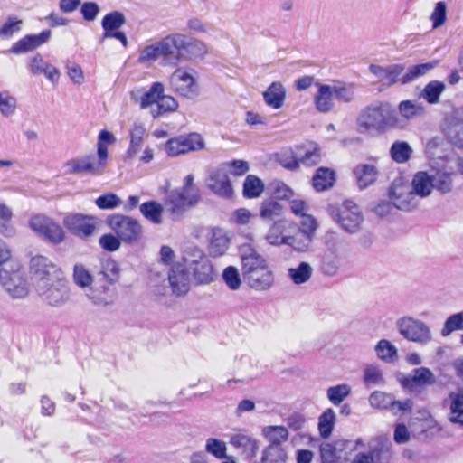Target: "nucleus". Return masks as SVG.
Returning <instances> with one entry per match:
<instances>
[{
    "label": "nucleus",
    "instance_id": "774afa93",
    "mask_svg": "<svg viewBox=\"0 0 463 463\" xmlns=\"http://www.w3.org/2000/svg\"><path fill=\"white\" fill-rule=\"evenodd\" d=\"M16 109V99L7 92H0V112L5 117H10L14 114Z\"/></svg>",
    "mask_w": 463,
    "mask_h": 463
},
{
    "label": "nucleus",
    "instance_id": "dca6fc26",
    "mask_svg": "<svg viewBox=\"0 0 463 463\" xmlns=\"http://www.w3.org/2000/svg\"><path fill=\"white\" fill-rule=\"evenodd\" d=\"M240 257L241 260V270L244 279L268 266L264 257L257 252L250 244H243L240 248Z\"/></svg>",
    "mask_w": 463,
    "mask_h": 463
},
{
    "label": "nucleus",
    "instance_id": "1a4fd4ad",
    "mask_svg": "<svg viewBox=\"0 0 463 463\" xmlns=\"http://www.w3.org/2000/svg\"><path fill=\"white\" fill-rule=\"evenodd\" d=\"M389 199L394 207L402 211H411L419 205L416 194L411 186L404 184L402 179L392 182L389 189Z\"/></svg>",
    "mask_w": 463,
    "mask_h": 463
},
{
    "label": "nucleus",
    "instance_id": "f03ea898",
    "mask_svg": "<svg viewBox=\"0 0 463 463\" xmlns=\"http://www.w3.org/2000/svg\"><path fill=\"white\" fill-rule=\"evenodd\" d=\"M357 125L361 131L371 129L383 131L388 128H403L405 127L395 109L387 102L372 105L363 109L357 118Z\"/></svg>",
    "mask_w": 463,
    "mask_h": 463
},
{
    "label": "nucleus",
    "instance_id": "69168bd1",
    "mask_svg": "<svg viewBox=\"0 0 463 463\" xmlns=\"http://www.w3.org/2000/svg\"><path fill=\"white\" fill-rule=\"evenodd\" d=\"M95 203L99 209L111 210L120 205L121 200L116 194L107 193L99 196Z\"/></svg>",
    "mask_w": 463,
    "mask_h": 463
},
{
    "label": "nucleus",
    "instance_id": "0eeeda50",
    "mask_svg": "<svg viewBox=\"0 0 463 463\" xmlns=\"http://www.w3.org/2000/svg\"><path fill=\"white\" fill-rule=\"evenodd\" d=\"M0 285L12 298H23L28 294L27 281L18 263L11 266V270L0 269Z\"/></svg>",
    "mask_w": 463,
    "mask_h": 463
},
{
    "label": "nucleus",
    "instance_id": "f3484780",
    "mask_svg": "<svg viewBox=\"0 0 463 463\" xmlns=\"http://www.w3.org/2000/svg\"><path fill=\"white\" fill-rule=\"evenodd\" d=\"M66 174L99 175L102 171L95 161V155L90 154L72 158L64 165Z\"/></svg>",
    "mask_w": 463,
    "mask_h": 463
},
{
    "label": "nucleus",
    "instance_id": "b1692460",
    "mask_svg": "<svg viewBox=\"0 0 463 463\" xmlns=\"http://www.w3.org/2000/svg\"><path fill=\"white\" fill-rule=\"evenodd\" d=\"M442 404L449 410V421L463 429V392H450Z\"/></svg>",
    "mask_w": 463,
    "mask_h": 463
},
{
    "label": "nucleus",
    "instance_id": "13d9d810",
    "mask_svg": "<svg viewBox=\"0 0 463 463\" xmlns=\"http://www.w3.org/2000/svg\"><path fill=\"white\" fill-rule=\"evenodd\" d=\"M222 278L231 290H238L241 286V275L234 266L226 267L222 271Z\"/></svg>",
    "mask_w": 463,
    "mask_h": 463
},
{
    "label": "nucleus",
    "instance_id": "052dcab7",
    "mask_svg": "<svg viewBox=\"0 0 463 463\" xmlns=\"http://www.w3.org/2000/svg\"><path fill=\"white\" fill-rule=\"evenodd\" d=\"M463 330V312L449 316L441 329V335L446 337L455 331Z\"/></svg>",
    "mask_w": 463,
    "mask_h": 463
},
{
    "label": "nucleus",
    "instance_id": "58836bf2",
    "mask_svg": "<svg viewBox=\"0 0 463 463\" xmlns=\"http://www.w3.org/2000/svg\"><path fill=\"white\" fill-rule=\"evenodd\" d=\"M146 128L143 124L135 123L129 129L130 142L127 150V157L133 158L141 149Z\"/></svg>",
    "mask_w": 463,
    "mask_h": 463
},
{
    "label": "nucleus",
    "instance_id": "6e6552de",
    "mask_svg": "<svg viewBox=\"0 0 463 463\" xmlns=\"http://www.w3.org/2000/svg\"><path fill=\"white\" fill-rule=\"evenodd\" d=\"M400 335L408 341L427 345L432 340L430 327L422 321L411 317H403L396 323Z\"/></svg>",
    "mask_w": 463,
    "mask_h": 463
},
{
    "label": "nucleus",
    "instance_id": "5701e85b",
    "mask_svg": "<svg viewBox=\"0 0 463 463\" xmlns=\"http://www.w3.org/2000/svg\"><path fill=\"white\" fill-rule=\"evenodd\" d=\"M298 166H314L321 161V150L317 144L307 141L295 146Z\"/></svg>",
    "mask_w": 463,
    "mask_h": 463
},
{
    "label": "nucleus",
    "instance_id": "9d476101",
    "mask_svg": "<svg viewBox=\"0 0 463 463\" xmlns=\"http://www.w3.org/2000/svg\"><path fill=\"white\" fill-rule=\"evenodd\" d=\"M170 85L175 92L187 99H194L198 95V85L193 70L177 68L170 76Z\"/></svg>",
    "mask_w": 463,
    "mask_h": 463
},
{
    "label": "nucleus",
    "instance_id": "c756f323",
    "mask_svg": "<svg viewBox=\"0 0 463 463\" xmlns=\"http://www.w3.org/2000/svg\"><path fill=\"white\" fill-rule=\"evenodd\" d=\"M245 280L251 288L259 291H264L269 289L273 286L275 277L273 271L269 269V266H267L258 271H255Z\"/></svg>",
    "mask_w": 463,
    "mask_h": 463
},
{
    "label": "nucleus",
    "instance_id": "393cba45",
    "mask_svg": "<svg viewBox=\"0 0 463 463\" xmlns=\"http://www.w3.org/2000/svg\"><path fill=\"white\" fill-rule=\"evenodd\" d=\"M341 267V256L335 245L328 246L319 260V271L327 277L335 276Z\"/></svg>",
    "mask_w": 463,
    "mask_h": 463
},
{
    "label": "nucleus",
    "instance_id": "c9c22d12",
    "mask_svg": "<svg viewBox=\"0 0 463 463\" xmlns=\"http://www.w3.org/2000/svg\"><path fill=\"white\" fill-rule=\"evenodd\" d=\"M444 140L441 137H433L427 141L425 152L428 158L430 160L432 166L437 163L447 162L446 156H451V154L443 153Z\"/></svg>",
    "mask_w": 463,
    "mask_h": 463
},
{
    "label": "nucleus",
    "instance_id": "ddd939ff",
    "mask_svg": "<svg viewBox=\"0 0 463 463\" xmlns=\"http://www.w3.org/2000/svg\"><path fill=\"white\" fill-rule=\"evenodd\" d=\"M203 146V140L197 133H191L187 136H179L169 139L165 144V150L169 156H177L190 151L201 149Z\"/></svg>",
    "mask_w": 463,
    "mask_h": 463
},
{
    "label": "nucleus",
    "instance_id": "c03bdc74",
    "mask_svg": "<svg viewBox=\"0 0 463 463\" xmlns=\"http://www.w3.org/2000/svg\"><path fill=\"white\" fill-rule=\"evenodd\" d=\"M399 113L402 119L406 125L407 120H411L416 117H420L424 113V108L422 105L416 101L403 100L400 102L398 106Z\"/></svg>",
    "mask_w": 463,
    "mask_h": 463
},
{
    "label": "nucleus",
    "instance_id": "aec40b11",
    "mask_svg": "<svg viewBox=\"0 0 463 463\" xmlns=\"http://www.w3.org/2000/svg\"><path fill=\"white\" fill-rule=\"evenodd\" d=\"M207 186L215 194L224 198L232 197L233 193L232 183L224 167H220L210 174Z\"/></svg>",
    "mask_w": 463,
    "mask_h": 463
},
{
    "label": "nucleus",
    "instance_id": "a878e982",
    "mask_svg": "<svg viewBox=\"0 0 463 463\" xmlns=\"http://www.w3.org/2000/svg\"><path fill=\"white\" fill-rule=\"evenodd\" d=\"M400 382L402 387L412 391L418 387L434 384L436 378L429 368L419 367L413 370L412 375L404 376Z\"/></svg>",
    "mask_w": 463,
    "mask_h": 463
},
{
    "label": "nucleus",
    "instance_id": "864d4df0",
    "mask_svg": "<svg viewBox=\"0 0 463 463\" xmlns=\"http://www.w3.org/2000/svg\"><path fill=\"white\" fill-rule=\"evenodd\" d=\"M177 108V101L173 97L163 93L158 99L156 108L152 109L150 113L154 118H156L165 113L175 111Z\"/></svg>",
    "mask_w": 463,
    "mask_h": 463
},
{
    "label": "nucleus",
    "instance_id": "72a5a7b5",
    "mask_svg": "<svg viewBox=\"0 0 463 463\" xmlns=\"http://www.w3.org/2000/svg\"><path fill=\"white\" fill-rule=\"evenodd\" d=\"M354 175L359 188L365 189L375 182L378 171L373 165L361 164L354 168Z\"/></svg>",
    "mask_w": 463,
    "mask_h": 463
},
{
    "label": "nucleus",
    "instance_id": "ea45409f",
    "mask_svg": "<svg viewBox=\"0 0 463 463\" xmlns=\"http://www.w3.org/2000/svg\"><path fill=\"white\" fill-rule=\"evenodd\" d=\"M335 181V172L327 167H319L313 176V187L317 192H322L331 188Z\"/></svg>",
    "mask_w": 463,
    "mask_h": 463
},
{
    "label": "nucleus",
    "instance_id": "7c9ffc66",
    "mask_svg": "<svg viewBox=\"0 0 463 463\" xmlns=\"http://www.w3.org/2000/svg\"><path fill=\"white\" fill-rule=\"evenodd\" d=\"M432 181V175L426 171H419L412 177L411 188L416 196L426 198L432 193L434 185Z\"/></svg>",
    "mask_w": 463,
    "mask_h": 463
},
{
    "label": "nucleus",
    "instance_id": "49530a36",
    "mask_svg": "<svg viewBox=\"0 0 463 463\" xmlns=\"http://www.w3.org/2000/svg\"><path fill=\"white\" fill-rule=\"evenodd\" d=\"M126 22L125 15L119 11H113L107 14L101 21L103 36L118 31Z\"/></svg>",
    "mask_w": 463,
    "mask_h": 463
},
{
    "label": "nucleus",
    "instance_id": "3c124183",
    "mask_svg": "<svg viewBox=\"0 0 463 463\" xmlns=\"http://www.w3.org/2000/svg\"><path fill=\"white\" fill-rule=\"evenodd\" d=\"M335 423V413L333 409H326L318 418V430L322 438H328Z\"/></svg>",
    "mask_w": 463,
    "mask_h": 463
},
{
    "label": "nucleus",
    "instance_id": "473e14b6",
    "mask_svg": "<svg viewBox=\"0 0 463 463\" xmlns=\"http://www.w3.org/2000/svg\"><path fill=\"white\" fill-rule=\"evenodd\" d=\"M230 239L227 232L220 228L212 230L209 241V253L213 257L222 256L229 248Z\"/></svg>",
    "mask_w": 463,
    "mask_h": 463
},
{
    "label": "nucleus",
    "instance_id": "2f4dec72",
    "mask_svg": "<svg viewBox=\"0 0 463 463\" xmlns=\"http://www.w3.org/2000/svg\"><path fill=\"white\" fill-rule=\"evenodd\" d=\"M285 99L286 89L279 81L272 82L263 92V99L265 103L274 109L282 108Z\"/></svg>",
    "mask_w": 463,
    "mask_h": 463
},
{
    "label": "nucleus",
    "instance_id": "4be33fe9",
    "mask_svg": "<svg viewBox=\"0 0 463 463\" xmlns=\"http://www.w3.org/2000/svg\"><path fill=\"white\" fill-rule=\"evenodd\" d=\"M437 168L436 174L432 175L433 189L442 193L448 194L453 188L452 175L454 174V165L448 162L437 163L432 166Z\"/></svg>",
    "mask_w": 463,
    "mask_h": 463
},
{
    "label": "nucleus",
    "instance_id": "e433bc0d",
    "mask_svg": "<svg viewBox=\"0 0 463 463\" xmlns=\"http://www.w3.org/2000/svg\"><path fill=\"white\" fill-rule=\"evenodd\" d=\"M289 224V222L286 220L274 221L265 236L267 242L273 246L285 245L286 239L288 236L285 232Z\"/></svg>",
    "mask_w": 463,
    "mask_h": 463
},
{
    "label": "nucleus",
    "instance_id": "603ef678",
    "mask_svg": "<svg viewBox=\"0 0 463 463\" xmlns=\"http://www.w3.org/2000/svg\"><path fill=\"white\" fill-rule=\"evenodd\" d=\"M264 190V184L256 175H249L243 183V196L246 198L259 197Z\"/></svg>",
    "mask_w": 463,
    "mask_h": 463
},
{
    "label": "nucleus",
    "instance_id": "4468645a",
    "mask_svg": "<svg viewBox=\"0 0 463 463\" xmlns=\"http://www.w3.org/2000/svg\"><path fill=\"white\" fill-rule=\"evenodd\" d=\"M197 201V194H186L181 190H174L167 194L165 206L174 217H179Z\"/></svg>",
    "mask_w": 463,
    "mask_h": 463
},
{
    "label": "nucleus",
    "instance_id": "338daca9",
    "mask_svg": "<svg viewBox=\"0 0 463 463\" xmlns=\"http://www.w3.org/2000/svg\"><path fill=\"white\" fill-rule=\"evenodd\" d=\"M23 21L15 16H9L0 28V37L9 38L21 30Z\"/></svg>",
    "mask_w": 463,
    "mask_h": 463
},
{
    "label": "nucleus",
    "instance_id": "5fc2aeb1",
    "mask_svg": "<svg viewBox=\"0 0 463 463\" xmlns=\"http://www.w3.org/2000/svg\"><path fill=\"white\" fill-rule=\"evenodd\" d=\"M376 355L386 363H392L397 357V348L386 339L380 340L375 346Z\"/></svg>",
    "mask_w": 463,
    "mask_h": 463
},
{
    "label": "nucleus",
    "instance_id": "a211bd4d",
    "mask_svg": "<svg viewBox=\"0 0 463 463\" xmlns=\"http://www.w3.org/2000/svg\"><path fill=\"white\" fill-rule=\"evenodd\" d=\"M189 270L180 263L175 264L169 273L168 281L174 295L184 296L190 289Z\"/></svg>",
    "mask_w": 463,
    "mask_h": 463
},
{
    "label": "nucleus",
    "instance_id": "2eb2a0df",
    "mask_svg": "<svg viewBox=\"0 0 463 463\" xmlns=\"http://www.w3.org/2000/svg\"><path fill=\"white\" fill-rule=\"evenodd\" d=\"M160 54L165 63L177 65L182 62V33L167 35L158 41Z\"/></svg>",
    "mask_w": 463,
    "mask_h": 463
},
{
    "label": "nucleus",
    "instance_id": "4c0bfd02",
    "mask_svg": "<svg viewBox=\"0 0 463 463\" xmlns=\"http://www.w3.org/2000/svg\"><path fill=\"white\" fill-rule=\"evenodd\" d=\"M98 279L101 280V284H115L119 277V267L118 263L111 259H108L101 263L100 271L98 273Z\"/></svg>",
    "mask_w": 463,
    "mask_h": 463
},
{
    "label": "nucleus",
    "instance_id": "7ed1b4c3",
    "mask_svg": "<svg viewBox=\"0 0 463 463\" xmlns=\"http://www.w3.org/2000/svg\"><path fill=\"white\" fill-rule=\"evenodd\" d=\"M183 259L197 285H208L215 279L213 264L200 248L187 246Z\"/></svg>",
    "mask_w": 463,
    "mask_h": 463
},
{
    "label": "nucleus",
    "instance_id": "c85d7f7f",
    "mask_svg": "<svg viewBox=\"0 0 463 463\" xmlns=\"http://www.w3.org/2000/svg\"><path fill=\"white\" fill-rule=\"evenodd\" d=\"M317 92L314 96V103L317 111L327 113L335 107V96L331 85L316 82Z\"/></svg>",
    "mask_w": 463,
    "mask_h": 463
},
{
    "label": "nucleus",
    "instance_id": "f704fd0d",
    "mask_svg": "<svg viewBox=\"0 0 463 463\" xmlns=\"http://www.w3.org/2000/svg\"><path fill=\"white\" fill-rule=\"evenodd\" d=\"M182 61L202 57L207 52L206 45L201 41L188 40L182 34Z\"/></svg>",
    "mask_w": 463,
    "mask_h": 463
},
{
    "label": "nucleus",
    "instance_id": "bf43d9fd",
    "mask_svg": "<svg viewBox=\"0 0 463 463\" xmlns=\"http://www.w3.org/2000/svg\"><path fill=\"white\" fill-rule=\"evenodd\" d=\"M287 454L280 446H269L262 454L263 463H285Z\"/></svg>",
    "mask_w": 463,
    "mask_h": 463
},
{
    "label": "nucleus",
    "instance_id": "4d7b16f0",
    "mask_svg": "<svg viewBox=\"0 0 463 463\" xmlns=\"http://www.w3.org/2000/svg\"><path fill=\"white\" fill-rule=\"evenodd\" d=\"M260 217L268 221H275L282 214L281 205L275 201H264L260 208Z\"/></svg>",
    "mask_w": 463,
    "mask_h": 463
},
{
    "label": "nucleus",
    "instance_id": "37998d69",
    "mask_svg": "<svg viewBox=\"0 0 463 463\" xmlns=\"http://www.w3.org/2000/svg\"><path fill=\"white\" fill-rule=\"evenodd\" d=\"M143 216L154 224L162 223L164 207L156 201H148L139 206Z\"/></svg>",
    "mask_w": 463,
    "mask_h": 463
},
{
    "label": "nucleus",
    "instance_id": "412c9836",
    "mask_svg": "<svg viewBox=\"0 0 463 463\" xmlns=\"http://www.w3.org/2000/svg\"><path fill=\"white\" fill-rule=\"evenodd\" d=\"M164 85L161 82H154L148 90L143 91L138 88L130 92V99L138 103L142 109H147L153 104H156L160 96L164 93Z\"/></svg>",
    "mask_w": 463,
    "mask_h": 463
},
{
    "label": "nucleus",
    "instance_id": "79ce46f5",
    "mask_svg": "<svg viewBox=\"0 0 463 463\" xmlns=\"http://www.w3.org/2000/svg\"><path fill=\"white\" fill-rule=\"evenodd\" d=\"M313 274L311 265L306 261H301L296 268L288 269V277L296 285H301L307 282Z\"/></svg>",
    "mask_w": 463,
    "mask_h": 463
},
{
    "label": "nucleus",
    "instance_id": "9b49d317",
    "mask_svg": "<svg viewBox=\"0 0 463 463\" xmlns=\"http://www.w3.org/2000/svg\"><path fill=\"white\" fill-rule=\"evenodd\" d=\"M30 227L46 241L58 244L64 240L62 228L45 215H35L30 220Z\"/></svg>",
    "mask_w": 463,
    "mask_h": 463
},
{
    "label": "nucleus",
    "instance_id": "680f3d73",
    "mask_svg": "<svg viewBox=\"0 0 463 463\" xmlns=\"http://www.w3.org/2000/svg\"><path fill=\"white\" fill-rule=\"evenodd\" d=\"M335 99L342 102H350L354 98V90L353 85H347L338 82L331 85Z\"/></svg>",
    "mask_w": 463,
    "mask_h": 463
},
{
    "label": "nucleus",
    "instance_id": "20e7f679",
    "mask_svg": "<svg viewBox=\"0 0 463 463\" xmlns=\"http://www.w3.org/2000/svg\"><path fill=\"white\" fill-rule=\"evenodd\" d=\"M332 219L348 233L359 232L364 222L360 207L353 201L346 200L338 205L328 208Z\"/></svg>",
    "mask_w": 463,
    "mask_h": 463
},
{
    "label": "nucleus",
    "instance_id": "e2e57ef3",
    "mask_svg": "<svg viewBox=\"0 0 463 463\" xmlns=\"http://www.w3.org/2000/svg\"><path fill=\"white\" fill-rule=\"evenodd\" d=\"M373 463H391L392 458V450L390 444L383 443L371 450Z\"/></svg>",
    "mask_w": 463,
    "mask_h": 463
},
{
    "label": "nucleus",
    "instance_id": "8fccbe9b",
    "mask_svg": "<svg viewBox=\"0 0 463 463\" xmlns=\"http://www.w3.org/2000/svg\"><path fill=\"white\" fill-rule=\"evenodd\" d=\"M263 435L271 443L269 446H279L288 440V431L284 426H267L263 429Z\"/></svg>",
    "mask_w": 463,
    "mask_h": 463
},
{
    "label": "nucleus",
    "instance_id": "39448f33",
    "mask_svg": "<svg viewBox=\"0 0 463 463\" xmlns=\"http://www.w3.org/2000/svg\"><path fill=\"white\" fill-rule=\"evenodd\" d=\"M35 290L42 300L52 307H61L70 298V288L62 275L36 284Z\"/></svg>",
    "mask_w": 463,
    "mask_h": 463
},
{
    "label": "nucleus",
    "instance_id": "f8f14e48",
    "mask_svg": "<svg viewBox=\"0 0 463 463\" xmlns=\"http://www.w3.org/2000/svg\"><path fill=\"white\" fill-rule=\"evenodd\" d=\"M30 272L34 287L42 281L47 282L62 275L61 269L57 265L42 255H37L31 259Z\"/></svg>",
    "mask_w": 463,
    "mask_h": 463
},
{
    "label": "nucleus",
    "instance_id": "0e129e2a",
    "mask_svg": "<svg viewBox=\"0 0 463 463\" xmlns=\"http://www.w3.org/2000/svg\"><path fill=\"white\" fill-rule=\"evenodd\" d=\"M312 239L307 236L300 235L298 231L295 235L288 236L285 245L290 246L293 250L298 251H305L308 249Z\"/></svg>",
    "mask_w": 463,
    "mask_h": 463
},
{
    "label": "nucleus",
    "instance_id": "f257e3e1",
    "mask_svg": "<svg viewBox=\"0 0 463 463\" xmlns=\"http://www.w3.org/2000/svg\"><path fill=\"white\" fill-rule=\"evenodd\" d=\"M73 283L81 288L92 304L107 307L115 303L117 293L115 288L101 284L82 263H75L72 273Z\"/></svg>",
    "mask_w": 463,
    "mask_h": 463
},
{
    "label": "nucleus",
    "instance_id": "6ab92c4d",
    "mask_svg": "<svg viewBox=\"0 0 463 463\" xmlns=\"http://www.w3.org/2000/svg\"><path fill=\"white\" fill-rule=\"evenodd\" d=\"M92 218L83 214H71L64 218V226L74 235L87 238L93 234L95 224Z\"/></svg>",
    "mask_w": 463,
    "mask_h": 463
},
{
    "label": "nucleus",
    "instance_id": "bb28decb",
    "mask_svg": "<svg viewBox=\"0 0 463 463\" xmlns=\"http://www.w3.org/2000/svg\"><path fill=\"white\" fill-rule=\"evenodd\" d=\"M230 444L247 458L254 457L259 449L257 440L249 435L246 431L239 430L232 434Z\"/></svg>",
    "mask_w": 463,
    "mask_h": 463
},
{
    "label": "nucleus",
    "instance_id": "de8ad7c7",
    "mask_svg": "<svg viewBox=\"0 0 463 463\" xmlns=\"http://www.w3.org/2000/svg\"><path fill=\"white\" fill-rule=\"evenodd\" d=\"M390 155L394 162L404 164L411 157L412 148L405 141H395L390 148Z\"/></svg>",
    "mask_w": 463,
    "mask_h": 463
},
{
    "label": "nucleus",
    "instance_id": "a19ab883",
    "mask_svg": "<svg viewBox=\"0 0 463 463\" xmlns=\"http://www.w3.org/2000/svg\"><path fill=\"white\" fill-rule=\"evenodd\" d=\"M438 63V61H432L409 67L407 71L401 77L402 83L405 84L413 81L418 78L428 74L437 67Z\"/></svg>",
    "mask_w": 463,
    "mask_h": 463
},
{
    "label": "nucleus",
    "instance_id": "423d86ee",
    "mask_svg": "<svg viewBox=\"0 0 463 463\" xmlns=\"http://www.w3.org/2000/svg\"><path fill=\"white\" fill-rule=\"evenodd\" d=\"M107 223L123 242L131 244L142 237L141 224L130 216L113 214L108 218Z\"/></svg>",
    "mask_w": 463,
    "mask_h": 463
},
{
    "label": "nucleus",
    "instance_id": "a18cd8bd",
    "mask_svg": "<svg viewBox=\"0 0 463 463\" xmlns=\"http://www.w3.org/2000/svg\"><path fill=\"white\" fill-rule=\"evenodd\" d=\"M364 383L367 388L383 386L385 380L382 369L375 364H368L364 369Z\"/></svg>",
    "mask_w": 463,
    "mask_h": 463
},
{
    "label": "nucleus",
    "instance_id": "6e6d98bb",
    "mask_svg": "<svg viewBox=\"0 0 463 463\" xmlns=\"http://www.w3.org/2000/svg\"><path fill=\"white\" fill-rule=\"evenodd\" d=\"M351 393V387L346 383L331 386L326 391L327 399L334 405H339Z\"/></svg>",
    "mask_w": 463,
    "mask_h": 463
},
{
    "label": "nucleus",
    "instance_id": "cd10ccee",
    "mask_svg": "<svg viewBox=\"0 0 463 463\" xmlns=\"http://www.w3.org/2000/svg\"><path fill=\"white\" fill-rule=\"evenodd\" d=\"M403 70L404 68L401 64H392L386 67L372 64L369 67L370 72L385 85H392L397 80H401Z\"/></svg>",
    "mask_w": 463,
    "mask_h": 463
},
{
    "label": "nucleus",
    "instance_id": "09e8293b",
    "mask_svg": "<svg viewBox=\"0 0 463 463\" xmlns=\"http://www.w3.org/2000/svg\"><path fill=\"white\" fill-rule=\"evenodd\" d=\"M445 89L446 85L442 81L431 80L424 87L420 96L428 103L437 104Z\"/></svg>",
    "mask_w": 463,
    "mask_h": 463
}]
</instances>
